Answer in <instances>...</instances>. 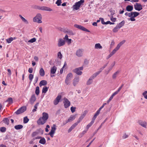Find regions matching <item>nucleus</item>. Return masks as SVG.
<instances>
[{
  "instance_id": "nucleus-8",
  "label": "nucleus",
  "mask_w": 147,
  "mask_h": 147,
  "mask_svg": "<svg viewBox=\"0 0 147 147\" xmlns=\"http://www.w3.org/2000/svg\"><path fill=\"white\" fill-rule=\"evenodd\" d=\"M74 26L75 27L77 28L78 29H79L81 30H82L83 31H84L85 32H90V31L85 28L84 27H83L81 25H78L77 24H74Z\"/></svg>"
},
{
  "instance_id": "nucleus-35",
  "label": "nucleus",
  "mask_w": 147,
  "mask_h": 147,
  "mask_svg": "<svg viewBox=\"0 0 147 147\" xmlns=\"http://www.w3.org/2000/svg\"><path fill=\"white\" fill-rule=\"evenodd\" d=\"M6 102H8L9 104H11L13 103V99L11 97L9 98L5 101Z\"/></svg>"
},
{
  "instance_id": "nucleus-45",
  "label": "nucleus",
  "mask_w": 147,
  "mask_h": 147,
  "mask_svg": "<svg viewBox=\"0 0 147 147\" xmlns=\"http://www.w3.org/2000/svg\"><path fill=\"white\" fill-rule=\"evenodd\" d=\"M13 40V38L12 37H10L7 39L6 41L8 43H10Z\"/></svg>"
},
{
  "instance_id": "nucleus-62",
  "label": "nucleus",
  "mask_w": 147,
  "mask_h": 147,
  "mask_svg": "<svg viewBox=\"0 0 147 147\" xmlns=\"http://www.w3.org/2000/svg\"><path fill=\"white\" fill-rule=\"evenodd\" d=\"M106 24H109L110 25L111 24H114L115 23L114 22H111L109 21H108L107 22H106Z\"/></svg>"
},
{
  "instance_id": "nucleus-38",
  "label": "nucleus",
  "mask_w": 147,
  "mask_h": 147,
  "mask_svg": "<svg viewBox=\"0 0 147 147\" xmlns=\"http://www.w3.org/2000/svg\"><path fill=\"white\" fill-rule=\"evenodd\" d=\"M40 93L39 88L38 86H37L36 87L35 93L37 95H38Z\"/></svg>"
},
{
  "instance_id": "nucleus-23",
  "label": "nucleus",
  "mask_w": 147,
  "mask_h": 147,
  "mask_svg": "<svg viewBox=\"0 0 147 147\" xmlns=\"http://www.w3.org/2000/svg\"><path fill=\"white\" fill-rule=\"evenodd\" d=\"M133 7L132 5H128L126 8V10L128 11H131L133 10Z\"/></svg>"
},
{
  "instance_id": "nucleus-9",
  "label": "nucleus",
  "mask_w": 147,
  "mask_h": 147,
  "mask_svg": "<svg viewBox=\"0 0 147 147\" xmlns=\"http://www.w3.org/2000/svg\"><path fill=\"white\" fill-rule=\"evenodd\" d=\"M64 101L63 103L64 104V107L65 108H68L70 105V102L68 99L65 97L63 98Z\"/></svg>"
},
{
  "instance_id": "nucleus-51",
  "label": "nucleus",
  "mask_w": 147,
  "mask_h": 147,
  "mask_svg": "<svg viewBox=\"0 0 147 147\" xmlns=\"http://www.w3.org/2000/svg\"><path fill=\"white\" fill-rule=\"evenodd\" d=\"M61 0H57L56 2V3L57 5V6H59L61 5Z\"/></svg>"
},
{
  "instance_id": "nucleus-64",
  "label": "nucleus",
  "mask_w": 147,
  "mask_h": 147,
  "mask_svg": "<svg viewBox=\"0 0 147 147\" xmlns=\"http://www.w3.org/2000/svg\"><path fill=\"white\" fill-rule=\"evenodd\" d=\"M68 36L66 34L65 36V37L63 38L64 40L65 41H66L67 39H68Z\"/></svg>"
},
{
  "instance_id": "nucleus-27",
  "label": "nucleus",
  "mask_w": 147,
  "mask_h": 147,
  "mask_svg": "<svg viewBox=\"0 0 147 147\" xmlns=\"http://www.w3.org/2000/svg\"><path fill=\"white\" fill-rule=\"evenodd\" d=\"M46 142V140L45 138L44 137H42V138L40 140L39 142V143L42 144H45Z\"/></svg>"
},
{
  "instance_id": "nucleus-57",
  "label": "nucleus",
  "mask_w": 147,
  "mask_h": 147,
  "mask_svg": "<svg viewBox=\"0 0 147 147\" xmlns=\"http://www.w3.org/2000/svg\"><path fill=\"white\" fill-rule=\"evenodd\" d=\"M100 19H101V22L102 24H106V22H105L104 21V20L103 18H100Z\"/></svg>"
},
{
  "instance_id": "nucleus-41",
  "label": "nucleus",
  "mask_w": 147,
  "mask_h": 147,
  "mask_svg": "<svg viewBox=\"0 0 147 147\" xmlns=\"http://www.w3.org/2000/svg\"><path fill=\"white\" fill-rule=\"evenodd\" d=\"M6 129L5 127H1L0 128V131L2 132H4L6 131Z\"/></svg>"
},
{
  "instance_id": "nucleus-30",
  "label": "nucleus",
  "mask_w": 147,
  "mask_h": 147,
  "mask_svg": "<svg viewBox=\"0 0 147 147\" xmlns=\"http://www.w3.org/2000/svg\"><path fill=\"white\" fill-rule=\"evenodd\" d=\"M19 16L21 18L23 21L26 24H28V21L26 20L21 15H20Z\"/></svg>"
},
{
  "instance_id": "nucleus-11",
  "label": "nucleus",
  "mask_w": 147,
  "mask_h": 147,
  "mask_svg": "<svg viewBox=\"0 0 147 147\" xmlns=\"http://www.w3.org/2000/svg\"><path fill=\"white\" fill-rule=\"evenodd\" d=\"M134 8L135 9L138 11H140L142 9V5L138 3H136L134 5Z\"/></svg>"
},
{
  "instance_id": "nucleus-13",
  "label": "nucleus",
  "mask_w": 147,
  "mask_h": 147,
  "mask_svg": "<svg viewBox=\"0 0 147 147\" xmlns=\"http://www.w3.org/2000/svg\"><path fill=\"white\" fill-rule=\"evenodd\" d=\"M61 98V96L59 95L53 101V103L55 105H57L59 102Z\"/></svg>"
},
{
  "instance_id": "nucleus-43",
  "label": "nucleus",
  "mask_w": 147,
  "mask_h": 147,
  "mask_svg": "<svg viewBox=\"0 0 147 147\" xmlns=\"http://www.w3.org/2000/svg\"><path fill=\"white\" fill-rule=\"evenodd\" d=\"M29 121V119L27 117H25L24 118V123H27Z\"/></svg>"
},
{
  "instance_id": "nucleus-7",
  "label": "nucleus",
  "mask_w": 147,
  "mask_h": 147,
  "mask_svg": "<svg viewBox=\"0 0 147 147\" xmlns=\"http://www.w3.org/2000/svg\"><path fill=\"white\" fill-rule=\"evenodd\" d=\"M56 125L55 124H53V126L51 127V129L49 133L48 134V135H49L50 136L53 138V137L54 134L55 133V131L56 130Z\"/></svg>"
},
{
  "instance_id": "nucleus-25",
  "label": "nucleus",
  "mask_w": 147,
  "mask_h": 147,
  "mask_svg": "<svg viewBox=\"0 0 147 147\" xmlns=\"http://www.w3.org/2000/svg\"><path fill=\"white\" fill-rule=\"evenodd\" d=\"M39 74L40 76H43L45 75V72L44 69L42 68L40 69L39 70Z\"/></svg>"
},
{
  "instance_id": "nucleus-44",
  "label": "nucleus",
  "mask_w": 147,
  "mask_h": 147,
  "mask_svg": "<svg viewBox=\"0 0 147 147\" xmlns=\"http://www.w3.org/2000/svg\"><path fill=\"white\" fill-rule=\"evenodd\" d=\"M93 124V123H92L90 122L87 125V126L86 128V129L85 130H87V131L88 130V129L90 127H91Z\"/></svg>"
},
{
  "instance_id": "nucleus-21",
  "label": "nucleus",
  "mask_w": 147,
  "mask_h": 147,
  "mask_svg": "<svg viewBox=\"0 0 147 147\" xmlns=\"http://www.w3.org/2000/svg\"><path fill=\"white\" fill-rule=\"evenodd\" d=\"M125 23V21L124 20H123L122 22H120L119 24H118L117 26L118 28H119V29L124 26V24Z\"/></svg>"
},
{
  "instance_id": "nucleus-53",
  "label": "nucleus",
  "mask_w": 147,
  "mask_h": 147,
  "mask_svg": "<svg viewBox=\"0 0 147 147\" xmlns=\"http://www.w3.org/2000/svg\"><path fill=\"white\" fill-rule=\"evenodd\" d=\"M76 109V108L75 107H71V112L73 113L75 111V109Z\"/></svg>"
},
{
  "instance_id": "nucleus-63",
  "label": "nucleus",
  "mask_w": 147,
  "mask_h": 147,
  "mask_svg": "<svg viewBox=\"0 0 147 147\" xmlns=\"http://www.w3.org/2000/svg\"><path fill=\"white\" fill-rule=\"evenodd\" d=\"M33 69L32 68H29L28 69V71L29 73H32L33 71Z\"/></svg>"
},
{
  "instance_id": "nucleus-31",
  "label": "nucleus",
  "mask_w": 147,
  "mask_h": 147,
  "mask_svg": "<svg viewBox=\"0 0 147 147\" xmlns=\"http://www.w3.org/2000/svg\"><path fill=\"white\" fill-rule=\"evenodd\" d=\"M3 121L4 123L8 125L9 123V120L8 118H5L3 119Z\"/></svg>"
},
{
  "instance_id": "nucleus-61",
  "label": "nucleus",
  "mask_w": 147,
  "mask_h": 147,
  "mask_svg": "<svg viewBox=\"0 0 147 147\" xmlns=\"http://www.w3.org/2000/svg\"><path fill=\"white\" fill-rule=\"evenodd\" d=\"M95 139V138H94L91 142H90L89 143V144L86 147H89V146H90V145L93 142V141Z\"/></svg>"
},
{
  "instance_id": "nucleus-10",
  "label": "nucleus",
  "mask_w": 147,
  "mask_h": 147,
  "mask_svg": "<svg viewBox=\"0 0 147 147\" xmlns=\"http://www.w3.org/2000/svg\"><path fill=\"white\" fill-rule=\"evenodd\" d=\"M132 17L129 18L128 20H131L132 21H134L136 20V19L134 18L138 16L139 14V13L136 11L132 12Z\"/></svg>"
},
{
  "instance_id": "nucleus-33",
  "label": "nucleus",
  "mask_w": 147,
  "mask_h": 147,
  "mask_svg": "<svg viewBox=\"0 0 147 147\" xmlns=\"http://www.w3.org/2000/svg\"><path fill=\"white\" fill-rule=\"evenodd\" d=\"M119 71H118L114 73L112 76V78L113 79H116L117 75L119 74Z\"/></svg>"
},
{
  "instance_id": "nucleus-58",
  "label": "nucleus",
  "mask_w": 147,
  "mask_h": 147,
  "mask_svg": "<svg viewBox=\"0 0 147 147\" xmlns=\"http://www.w3.org/2000/svg\"><path fill=\"white\" fill-rule=\"evenodd\" d=\"M84 0H80V1L77 2L80 5H81L84 3Z\"/></svg>"
},
{
  "instance_id": "nucleus-47",
  "label": "nucleus",
  "mask_w": 147,
  "mask_h": 147,
  "mask_svg": "<svg viewBox=\"0 0 147 147\" xmlns=\"http://www.w3.org/2000/svg\"><path fill=\"white\" fill-rule=\"evenodd\" d=\"M34 78L33 75L32 74H30L29 75V78L30 82H31Z\"/></svg>"
},
{
  "instance_id": "nucleus-3",
  "label": "nucleus",
  "mask_w": 147,
  "mask_h": 147,
  "mask_svg": "<svg viewBox=\"0 0 147 147\" xmlns=\"http://www.w3.org/2000/svg\"><path fill=\"white\" fill-rule=\"evenodd\" d=\"M125 40H123L120 42L117 45L116 47L115 48L111 53L113 55L120 48L121 46L125 43Z\"/></svg>"
},
{
  "instance_id": "nucleus-46",
  "label": "nucleus",
  "mask_w": 147,
  "mask_h": 147,
  "mask_svg": "<svg viewBox=\"0 0 147 147\" xmlns=\"http://www.w3.org/2000/svg\"><path fill=\"white\" fill-rule=\"evenodd\" d=\"M119 29V28H118V27H117V26H116L113 29V31L114 32H118V30Z\"/></svg>"
},
{
  "instance_id": "nucleus-26",
  "label": "nucleus",
  "mask_w": 147,
  "mask_h": 147,
  "mask_svg": "<svg viewBox=\"0 0 147 147\" xmlns=\"http://www.w3.org/2000/svg\"><path fill=\"white\" fill-rule=\"evenodd\" d=\"M76 118V116L74 115H71L69 118V119L67 120L68 122H70L74 120Z\"/></svg>"
},
{
  "instance_id": "nucleus-56",
  "label": "nucleus",
  "mask_w": 147,
  "mask_h": 147,
  "mask_svg": "<svg viewBox=\"0 0 147 147\" xmlns=\"http://www.w3.org/2000/svg\"><path fill=\"white\" fill-rule=\"evenodd\" d=\"M38 134V133L36 131H34L33 132L32 134V137H34L37 135Z\"/></svg>"
},
{
  "instance_id": "nucleus-60",
  "label": "nucleus",
  "mask_w": 147,
  "mask_h": 147,
  "mask_svg": "<svg viewBox=\"0 0 147 147\" xmlns=\"http://www.w3.org/2000/svg\"><path fill=\"white\" fill-rule=\"evenodd\" d=\"M78 125L75 123L72 125L71 127L73 129Z\"/></svg>"
},
{
  "instance_id": "nucleus-20",
  "label": "nucleus",
  "mask_w": 147,
  "mask_h": 147,
  "mask_svg": "<svg viewBox=\"0 0 147 147\" xmlns=\"http://www.w3.org/2000/svg\"><path fill=\"white\" fill-rule=\"evenodd\" d=\"M80 6V5L77 2L73 5V9L75 10H77L79 9Z\"/></svg>"
},
{
  "instance_id": "nucleus-12",
  "label": "nucleus",
  "mask_w": 147,
  "mask_h": 147,
  "mask_svg": "<svg viewBox=\"0 0 147 147\" xmlns=\"http://www.w3.org/2000/svg\"><path fill=\"white\" fill-rule=\"evenodd\" d=\"M65 44V41L62 38H59L58 41L57 45L60 47L64 45Z\"/></svg>"
},
{
  "instance_id": "nucleus-50",
  "label": "nucleus",
  "mask_w": 147,
  "mask_h": 147,
  "mask_svg": "<svg viewBox=\"0 0 147 147\" xmlns=\"http://www.w3.org/2000/svg\"><path fill=\"white\" fill-rule=\"evenodd\" d=\"M36 39L35 38H32L30 40H29L28 41V42H31V43H33L34 42H35L36 41Z\"/></svg>"
},
{
  "instance_id": "nucleus-1",
  "label": "nucleus",
  "mask_w": 147,
  "mask_h": 147,
  "mask_svg": "<svg viewBox=\"0 0 147 147\" xmlns=\"http://www.w3.org/2000/svg\"><path fill=\"white\" fill-rule=\"evenodd\" d=\"M49 118V115L47 113L43 112L42 113V116L40 117L37 121L38 125H43L45 123Z\"/></svg>"
},
{
  "instance_id": "nucleus-42",
  "label": "nucleus",
  "mask_w": 147,
  "mask_h": 147,
  "mask_svg": "<svg viewBox=\"0 0 147 147\" xmlns=\"http://www.w3.org/2000/svg\"><path fill=\"white\" fill-rule=\"evenodd\" d=\"M108 118H107L102 123L101 125L99 126V127H98V130L100 129L102 127V125H103V124L105 123V122L107 121V120Z\"/></svg>"
},
{
  "instance_id": "nucleus-36",
  "label": "nucleus",
  "mask_w": 147,
  "mask_h": 147,
  "mask_svg": "<svg viewBox=\"0 0 147 147\" xmlns=\"http://www.w3.org/2000/svg\"><path fill=\"white\" fill-rule=\"evenodd\" d=\"M87 132V130H85L84 131H83L82 133H80V135H79V137H82L84 136V135Z\"/></svg>"
},
{
  "instance_id": "nucleus-37",
  "label": "nucleus",
  "mask_w": 147,
  "mask_h": 147,
  "mask_svg": "<svg viewBox=\"0 0 147 147\" xmlns=\"http://www.w3.org/2000/svg\"><path fill=\"white\" fill-rule=\"evenodd\" d=\"M115 61H114L112 63V64L111 65L110 67H109L108 69H109V71H111L113 69V67L115 65Z\"/></svg>"
},
{
  "instance_id": "nucleus-15",
  "label": "nucleus",
  "mask_w": 147,
  "mask_h": 147,
  "mask_svg": "<svg viewBox=\"0 0 147 147\" xmlns=\"http://www.w3.org/2000/svg\"><path fill=\"white\" fill-rule=\"evenodd\" d=\"M36 98L35 94L32 95L29 100V101L31 104H33L36 101Z\"/></svg>"
},
{
  "instance_id": "nucleus-39",
  "label": "nucleus",
  "mask_w": 147,
  "mask_h": 147,
  "mask_svg": "<svg viewBox=\"0 0 147 147\" xmlns=\"http://www.w3.org/2000/svg\"><path fill=\"white\" fill-rule=\"evenodd\" d=\"M125 16H128L129 17L131 18L132 16V12L130 13L126 12L125 14Z\"/></svg>"
},
{
  "instance_id": "nucleus-19",
  "label": "nucleus",
  "mask_w": 147,
  "mask_h": 147,
  "mask_svg": "<svg viewBox=\"0 0 147 147\" xmlns=\"http://www.w3.org/2000/svg\"><path fill=\"white\" fill-rule=\"evenodd\" d=\"M57 69V68L56 67L54 66L51 68V74H55Z\"/></svg>"
},
{
  "instance_id": "nucleus-40",
  "label": "nucleus",
  "mask_w": 147,
  "mask_h": 147,
  "mask_svg": "<svg viewBox=\"0 0 147 147\" xmlns=\"http://www.w3.org/2000/svg\"><path fill=\"white\" fill-rule=\"evenodd\" d=\"M32 8L35 9H38L41 10V7L37 5H34Z\"/></svg>"
},
{
  "instance_id": "nucleus-34",
  "label": "nucleus",
  "mask_w": 147,
  "mask_h": 147,
  "mask_svg": "<svg viewBox=\"0 0 147 147\" xmlns=\"http://www.w3.org/2000/svg\"><path fill=\"white\" fill-rule=\"evenodd\" d=\"M49 87H44L42 88V92L44 93H46L48 90Z\"/></svg>"
},
{
  "instance_id": "nucleus-52",
  "label": "nucleus",
  "mask_w": 147,
  "mask_h": 147,
  "mask_svg": "<svg viewBox=\"0 0 147 147\" xmlns=\"http://www.w3.org/2000/svg\"><path fill=\"white\" fill-rule=\"evenodd\" d=\"M83 118L81 116L78 119L77 122L76 123L77 125L82 120Z\"/></svg>"
},
{
  "instance_id": "nucleus-17",
  "label": "nucleus",
  "mask_w": 147,
  "mask_h": 147,
  "mask_svg": "<svg viewBox=\"0 0 147 147\" xmlns=\"http://www.w3.org/2000/svg\"><path fill=\"white\" fill-rule=\"evenodd\" d=\"M79 81V77H76L73 80V84L74 86L76 85L78 83Z\"/></svg>"
},
{
  "instance_id": "nucleus-24",
  "label": "nucleus",
  "mask_w": 147,
  "mask_h": 147,
  "mask_svg": "<svg viewBox=\"0 0 147 147\" xmlns=\"http://www.w3.org/2000/svg\"><path fill=\"white\" fill-rule=\"evenodd\" d=\"M100 73V71H98L95 73L94 74L90 77L93 79H94Z\"/></svg>"
},
{
  "instance_id": "nucleus-6",
  "label": "nucleus",
  "mask_w": 147,
  "mask_h": 147,
  "mask_svg": "<svg viewBox=\"0 0 147 147\" xmlns=\"http://www.w3.org/2000/svg\"><path fill=\"white\" fill-rule=\"evenodd\" d=\"M72 77L73 75L71 73H69L67 75L65 80V82L67 85L69 84Z\"/></svg>"
},
{
  "instance_id": "nucleus-18",
  "label": "nucleus",
  "mask_w": 147,
  "mask_h": 147,
  "mask_svg": "<svg viewBox=\"0 0 147 147\" xmlns=\"http://www.w3.org/2000/svg\"><path fill=\"white\" fill-rule=\"evenodd\" d=\"M41 10L46 11H52V9L50 8L49 7L46 6H42L41 7Z\"/></svg>"
},
{
  "instance_id": "nucleus-16",
  "label": "nucleus",
  "mask_w": 147,
  "mask_h": 147,
  "mask_svg": "<svg viewBox=\"0 0 147 147\" xmlns=\"http://www.w3.org/2000/svg\"><path fill=\"white\" fill-rule=\"evenodd\" d=\"M138 123L142 127L146 128L147 125V123L145 121H143L141 120H139Z\"/></svg>"
},
{
  "instance_id": "nucleus-59",
  "label": "nucleus",
  "mask_w": 147,
  "mask_h": 147,
  "mask_svg": "<svg viewBox=\"0 0 147 147\" xmlns=\"http://www.w3.org/2000/svg\"><path fill=\"white\" fill-rule=\"evenodd\" d=\"M100 112L99 111H97L95 113V114L94 115V116L96 118L97 117L98 115L100 113Z\"/></svg>"
},
{
  "instance_id": "nucleus-22",
  "label": "nucleus",
  "mask_w": 147,
  "mask_h": 147,
  "mask_svg": "<svg viewBox=\"0 0 147 147\" xmlns=\"http://www.w3.org/2000/svg\"><path fill=\"white\" fill-rule=\"evenodd\" d=\"M47 82L46 80H42L41 81L39 84V86L41 87L42 86H45L47 84Z\"/></svg>"
},
{
  "instance_id": "nucleus-5",
  "label": "nucleus",
  "mask_w": 147,
  "mask_h": 147,
  "mask_svg": "<svg viewBox=\"0 0 147 147\" xmlns=\"http://www.w3.org/2000/svg\"><path fill=\"white\" fill-rule=\"evenodd\" d=\"M26 107L25 106H23L20 108L18 110L16 111L14 113L16 115H18L24 113L26 110Z\"/></svg>"
},
{
  "instance_id": "nucleus-54",
  "label": "nucleus",
  "mask_w": 147,
  "mask_h": 147,
  "mask_svg": "<svg viewBox=\"0 0 147 147\" xmlns=\"http://www.w3.org/2000/svg\"><path fill=\"white\" fill-rule=\"evenodd\" d=\"M110 19L111 21L113 22H115L116 20V18H114L113 17H111Z\"/></svg>"
},
{
  "instance_id": "nucleus-48",
  "label": "nucleus",
  "mask_w": 147,
  "mask_h": 147,
  "mask_svg": "<svg viewBox=\"0 0 147 147\" xmlns=\"http://www.w3.org/2000/svg\"><path fill=\"white\" fill-rule=\"evenodd\" d=\"M147 93V91H145L143 93H142L143 95L144 96V98L146 99H147V94H146Z\"/></svg>"
},
{
  "instance_id": "nucleus-28",
  "label": "nucleus",
  "mask_w": 147,
  "mask_h": 147,
  "mask_svg": "<svg viewBox=\"0 0 147 147\" xmlns=\"http://www.w3.org/2000/svg\"><path fill=\"white\" fill-rule=\"evenodd\" d=\"M93 79L90 77L88 79L86 82V84L87 85H89L92 83Z\"/></svg>"
},
{
  "instance_id": "nucleus-29",
  "label": "nucleus",
  "mask_w": 147,
  "mask_h": 147,
  "mask_svg": "<svg viewBox=\"0 0 147 147\" xmlns=\"http://www.w3.org/2000/svg\"><path fill=\"white\" fill-rule=\"evenodd\" d=\"M23 126L21 125H15L14 126V128L16 130H19L23 128Z\"/></svg>"
},
{
  "instance_id": "nucleus-2",
  "label": "nucleus",
  "mask_w": 147,
  "mask_h": 147,
  "mask_svg": "<svg viewBox=\"0 0 147 147\" xmlns=\"http://www.w3.org/2000/svg\"><path fill=\"white\" fill-rule=\"evenodd\" d=\"M42 17L41 14L40 13L37 14L36 16L34 18L33 21L34 22H37L38 23H42L41 20Z\"/></svg>"
},
{
  "instance_id": "nucleus-14",
  "label": "nucleus",
  "mask_w": 147,
  "mask_h": 147,
  "mask_svg": "<svg viewBox=\"0 0 147 147\" xmlns=\"http://www.w3.org/2000/svg\"><path fill=\"white\" fill-rule=\"evenodd\" d=\"M83 51L82 49H79L77 50L76 52V55L78 57H80L82 56L83 55Z\"/></svg>"
},
{
  "instance_id": "nucleus-55",
  "label": "nucleus",
  "mask_w": 147,
  "mask_h": 147,
  "mask_svg": "<svg viewBox=\"0 0 147 147\" xmlns=\"http://www.w3.org/2000/svg\"><path fill=\"white\" fill-rule=\"evenodd\" d=\"M66 32L68 34L70 35H73L74 34L73 33L72 31L71 30H68L66 31Z\"/></svg>"
},
{
  "instance_id": "nucleus-32",
  "label": "nucleus",
  "mask_w": 147,
  "mask_h": 147,
  "mask_svg": "<svg viewBox=\"0 0 147 147\" xmlns=\"http://www.w3.org/2000/svg\"><path fill=\"white\" fill-rule=\"evenodd\" d=\"M94 47L96 49H102V46L99 43H97L95 44Z\"/></svg>"
},
{
  "instance_id": "nucleus-4",
  "label": "nucleus",
  "mask_w": 147,
  "mask_h": 147,
  "mask_svg": "<svg viewBox=\"0 0 147 147\" xmlns=\"http://www.w3.org/2000/svg\"><path fill=\"white\" fill-rule=\"evenodd\" d=\"M83 67H79L76 68L73 70V71L76 73L78 75H81L82 74V71H80L83 70Z\"/></svg>"
},
{
  "instance_id": "nucleus-49",
  "label": "nucleus",
  "mask_w": 147,
  "mask_h": 147,
  "mask_svg": "<svg viewBox=\"0 0 147 147\" xmlns=\"http://www.w3.org/2000/svg\"><path fill=\"white\" fill-rule=\"evenodd\" d=\"M57 56L60 59H61L62 58V55L60 52H59L58 53Z\"/></svg>"
}]
</instances>
